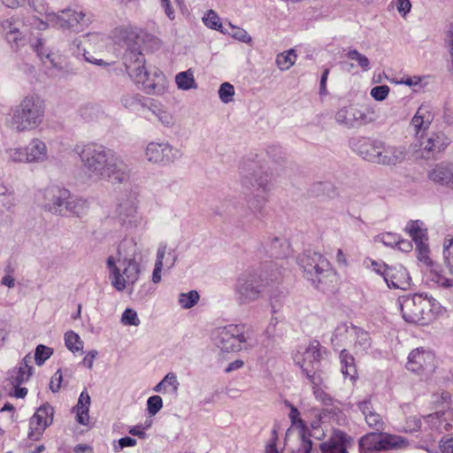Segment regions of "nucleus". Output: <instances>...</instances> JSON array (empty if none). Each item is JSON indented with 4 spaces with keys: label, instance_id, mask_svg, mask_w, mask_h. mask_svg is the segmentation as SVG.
Segmentation results:
<instances>
[{
    "label": "nucleus",
    "instance_id": "obj_1",
    "mask_svg": "<svg viewBox=\"0 0 453 453\" xmlns=\"http://www.w3.org/2000/svg\"><path fill=\"white\" fill-rule=\"evenodd\" d=\"M397 304L403 319L412 324L427 325L445 313V308L427 295L403 296Z\"/></svg>",
    "mask_w": 453,
    "mask_h": 453
},
{
    "label": "nucleus",
    "instance_id": "obj_2",
    "mask_svg": "<svg viewBox=\"0 0 453 453\" xmlns=\"http://www.w3.org/2000/svg\"><path fill=\"white\" fill-rule=\"evenodd\" d=\"M45 104L35 95L26 96L6 116L7 125L19 133L37 129L43 122Z\"/></svg>",
    "mask_w": 453,
    "mask_h": 453
},
{
    "label": "nucleus",
    "instance_id": "obj_3",
    "mask_svg": "<svg viewBox=\"0 0 453 453\" xmlns=\"http://www.w3.org/2000/svg\"><path fill=\"white\" fill-rule=\"evenodd\" d=\"M106 267L111 286L119 292L128 287H133L139 280L141 269L134 257H123L120 247L116 255H111L106 259Z\"/></svg>",
    "mask_w": 453,
    "mask_h": 453
},
{
    "label": "nucleus",
    "instance_id": "obj_4",
    "mask_svg": "<svg viewBox=\"0 0 453 453\" xmlns=\"http://www.w3.org/2000/svg\"><path fill=\"white\" fill-rule=\"evenodd\" d=\"M297 263L303 269L304 277L319 289L326 290L336 279L327 259L318 252H303L297 257Z\"/></svg>",
    "mask_w": 453,
    "mask_h": 453
},
{
    "label": "nucleus",
    "instance_id": "obj_5",
    "mask_svg": "<svg viewBox=\"0 0 453 453\" xmlns=\"http://www.w3.org/2000/svg\"><path fill=\"white\" fill-rule=\"evenodd\" d=\"M357 150L363 158L382 165H396L403 162L407 155L404 146L385 144L365 138L358 141Z\"/></svg>",
    "mask_w": 453,
    "mask_h": 453
},
{
    "label": "nucleus",
    "instance_id": "obj_6",
    "mask_svg": "<svg viewBox=\"0 0 453 453\" xmlns=\"http://www.w3.org/2000/svg\"><path fill=\"white\" fill-rule=\"evenodd\" d=\"M212 342L221 351L240 352L248 348V328L245 324H229L212 332Z\"/></svg>",
    "mask_w": 453,
    "mask_h": 453
},
{
    "label": "nucleus",
    "instance_id": "obj_7",
    "mask_svg": "<svg viewBox=\"0 0 453 453\" xmlns=\"http://www.w3.org/2000/svg\"><path fill=\"white\" fill-rule=\"evenodd\" d=\"M78 154L88 176L101 180L114 151L102 145L87 144L78 151Z\"/></svg>",
    "mask_w": 453,
    "mask_h": 453
},
{
    "label": "nucleus",
    "instance_id": "obj_8",
    "mask_svg": "<svg viewBox=\"0 0 453 453\" xmlns=\"http://www.w3.org/2000/svg\"><path fill=\"white\" fill-rule=\"evenodd\" d=\"M326 352V349L314 341L307 346H300L293 354V361L310 381L316 382L320 359Z\"/></svg>",
    "mask_w": 453,
    "mask_h": 453
},
{
    "label": "nucleus",
    "instance_id": "obj_9",
    "mask_svg": "<svg viewBox=\"0 0 453 453\" xmlns=\"http://www.w3.org/2000/svg\"><path fill=\"white\" fill-rule=\"evenodd\" d=\"M49 22L48 27L69 29L78 33L88 27L91 18L82 11L68 8L59 13L50 14Z\"/></svg>",
    "mask_w": 453,
    "mask_h": 453
},
{
    "label": "nucleus",
    "instance_id": "obj_10",
    "mask_svg": "<svg viewBox=\"0 0 453 453\" xmlns=\"http://www.w3.org/2000/svg\"><path fill=\"white\" fill-rule=\"evenodd\" d=\"M103 42V36L99 34H88L82 38L75 39L70 45V51L77 58H83L85 61L99 65L108 66L109 64L101 58L93 57L90 50L99 49Z\"/></svg>",
    "mask_w": 453,
    "mask_h": 453
},
{
    "label": "nucleus",
    "instance_id": "obj_11",
    "mask_svg": "<svg viewBox=\"0 0 453 453\" xmlns=\"http://www.w3.org/2000/svg\"><path fill=\"white\" fill-rule=\"evenodd\" d=\"M412 147L421 152L422 157H434L446 150L450 143L449 137L441 130L426 132L421 137L415 138Z\"/></svg>",
    "mask_w": 453,
    "mask_h": 453
},
{
    "label": "nucleus",
    "instance_id": "obj_12",
    "mask_svg": "<svg viewBox=\"0 0 453 453\" xmlns=\"http://www.w3.org/2000/svg\"><path fill=\"white\" fill-rule=\"evenodd\" d=\"M264 287L261 275L253 273L242 274L238 278L235 286L238 301L242 304L257 301L260 297Z\"/></svg>",
    "mask_w": 453,
    "mask_h": 453
},
{
    "label": "nucleus",
    "instance_id": "obj_13",
    "mask_svg": "<svg viewBox=\"0 0 453 453\" xmlns=\"http://www.w3.org/2000/svg\"><path fill=\"white\" fill-rule=\"evenodd\" d=\"M42 195V200L40 203L44 211L64 217L70 191L58 186H49Z\"/></svg>",
    "mask_w": 453,
    "mask_h": 453
},
{
    "label": "nucleus",
    "instance_id": "obj_14",
    "mask_svg": "<svg viewBox=\"0 0 453 453\" xmlns=\"http://www.w3.org/2000/svg\"><path fill=\"white\" fill-rule=\"evenodd\" d=\"M334 338L353 344L357 353L364 352L371 346L369 334L353 325L342 324L334 332Z\"/></svg>",
    "mask_w": 453,
    "mask_h": 453
},
{
    "label": "nucleus",
    "instance_id": "obj_15",
    "mask_svg": "<svg viewBox=\"0 0 453 453\" xmlns=\"http://www.w3.org/2000/svg\"><path fill=\"white\" fill-rule=\"evenodd\" d=\"M435 355L423 348L413 349L408 356L406 367L418 374H430L436 368Z\"/></svg>",
    "mask_w": 453,
    "mask_h": 453
},
{
    "label": "nucleus",
    "instance_id": "obj_16",
    "mask_svg": "<svg viewBox=\"0 0 453 453\" xmlns=\"http://www.w3.org/2000/svg\"><path fill=\"white\" fill-rule=\"evenodd\" d=\"M54 410L49 403L40 406L29 419L27 437L31 441H39L45 429L53 422Z\"/></svg>",
    "mask_w": 453,
    "mask_h": 453
},
{
    "label": "nucleus",
    "instance_id": "obj_17",
    "mask_svg": "<svg viewBox=\"0 0 453 453\" xmlns=\"http://www.w3.org/2000/svg\"><path fill=\"white\" fill-rule=\"evenodd\" d=\"M441 394H434L433 395V403L434 405L435 412L423 417L422 425L424 430L441 431L443 427L445 430H449L450 425L445 422L446 418H442V415H445L447 411L453 414V409L451 406H446V403H442Z\"/></svg>",
    "mask_w": 453,
    "mask_h": 453
},
{
    "label": "nucleus",
    "instance_id": "obj_18",
    "mask_svg": "<svg viewBox=\"0 0 453 453\" xmlns=\"http://www.w3.org/2000/svg\"><path fill=\"white\" fill-rule=\"evenodd\" d=\"M145 157L151 163L165 165L177 159L180 152L168 142H151L146 146Z\"/></svg>",
    "mask_w": 453,
    "mask_h": 453
},
{
    "label": "nucleus",
    "instance_id": "obj_19",
    "mask_svg": "<svg viewBox=\"0 0 453 453\" xmlns=\"http://www.w3.org/2000/svg\"><path fill=\"white\" fill-rule=\"evenodd\" d=\"M135 197L121 199L117 204L116 216L120 224L126 227H136L142 222V216L137 210Z\"/></svg>",
    "mask_w": 453,
    "mask_h": 453
},
{
    "label": "nucleus",
    "instance_id": "obj_20",
    "mask_svg": "<svg viewBox=\"0 0 453 453\" xmlns=\"http://www.w3.org/2000/svg\"><path fill=\"white\" fill-rule=\"evenodd\" d=\"M131 178V168L125 160L114 152L110 160L104 179L114 184H124Z\"/></svg>",
    "mask_w": 453,
    "mask_h": 453
},
{
    "label": "nucleus",
    "instance_id": "obj_21",
    "mask_svg": "<svg viewBox=\"0 0 453 453\" xmlns=\"http://www.w3.org/2000/svg\"><path fill=\"white\" fill-rule=\"evenodd\" d=\"M426 177L434 185L453 189V161L444 160L434 164L428 169Z\"/></svg>",
    "mask_w": 453,
    "mask_h": 453
},
{
    "label": "nucleus",
    "instance_id": "obj_22",
    "mask_svg": "<svg viewBox=\"0 0 453 453\" xmlns=\"http://www.w3.org/2000/svg\"><path fill=\"white\" fill-rule=\"evenodd\" d=\"M434 119L433 107L428 104H422L411 119L410 127L413 131L414 138L421 137L427 132Z\"/></svg>",
    "mask_w": 453,
    "mask_h": 453
},
{
    "label": "nucleus",
    "instance_id": "obj_23",
    "mask_svg": "<svg viewBox=\"0 0 453 453\" xmlns=\"http://www.w3.org/2000/svg\"><path fill=\"white\" fill-rule=\"evenodd\" d=\"M125 65L128 75L137 84L142 83L150 71V67L145 66V58L141 52H131L127 56Z\"/></svg>",
    "mask_w": 453,
    "mask_h": 453
},
{
    "label": "nucleus",
    "instance_id": "obj_24",
    "mask_svg": "<svg viewBox=\"0 0 453 453\" xmlns=\"http://www.w3.org/2000/svg\"><path fill=\"white\" fill-rule=\"evenodd\" d=\"M32 356L27 354L23 359L17 364L15 367L9 370L6 380L12 387H18L26 383L33 373Z\"/></svg>",
    "mask_w": 453,
    "mask_h": 453
},
{
    "label": "nucleus",
    "instance_id": "obj_25",
    "mask_svg": "<svg viewBox=\"0 0 453 453\" xmlns=\"http://www.w3.org/2000/svg\"><path fill=\"white\" fill-rule=\"evenodd\" d=\"M16 208L14 194L4 185H0V225L9 226L12 223Z\"/></svg>",
    "mask_w": 453,
    "mask_h": 453
},
{
    "label": "nucleus",
    "instance_id": "obj_26",
    "mask_svg": "<svg viewBox=\"0 0 453 453\" xmlns=\"http://www.w3.org/2000/svg\"><path fill=\"white\" fill-rule=\"evenodd\" d=\"M141 85L147 94L162 95L167 88V81L161 70L156 66H150L148 75Z\"/></svg>",
    "mask_w": 453,
    "mask_h": 453
},
{
    "label": "nucleus",
    "instance_id": "obj_27",
    "mask_svg": "<svg viewBox=\"0 0 453 453\" xmlns=\"http://www.w3.org/2000/svg\"><path fill=\"white\" fill-rule=\"evenodd\" d=\"M25 147L27 164H44L50 158L46 142L38 137L32 138Z\"/></svg>",
    "mask_w": 453,
    "mask_h": 453
},
{
    "label": "nucleus",
    "instance_id": "obj_28",
    "mask_svg": "<svg viewBox=\"0 0 453 453\" xmlns=\"http://www.w3.org/2000/svg\"><path fill=\"white\" fill-rule=\"evenodd\" d=\"M350 438L341 431H335L331 438L320 445L322 453H348Z\"/></svg>",
    "mask_w": 453,
    "mask_h": 453
},
{
    "label": "nucleus",
    "instance_id": "obj_29",
    "mask_svg": "<svg viewBox=\"0 0 453 453\" xmlns=\"http://www.w3.org/2000/svg\"><path fill=\"white\" fill-rule=\"evenodd\" d=\"M88 209L89 202L88 199L81 196H73L70 194L66 203L64 217L74 216L81 218L88 213Z\"/></svg>",
    "mask_w": 453,
    "mask_h": 453
},
{
    "label": "nucleus",
    "instance_id": "obj_30",
    "mask_svg": "<svg viewBox=\"0 0 453 453\" xmlns=\"http://www.w3.org/2000/svg\"><path fill=\"white\" fill-rule=\"evenodd\" d=\"M91 403L90 396L88 391L83 390L78 399L77 404L73 407V411L75 413L76 421L83 426H87L89 421V407Z\"/></svg>",
    "mask_w": 453,
    "mask_h": 453
},
{
    "label": "nucleus",
    "instance_id": "obj_31",
    "mask_svg": "<svg viewBox=\"0 0 453 453\" xmlns=\"http://www.w3.org/2000/svg\"><path fill=\"white\" fill-rule=\"evenodd\" d=\"M2 27L7 42L13 49H19L25 44V38L18 27L14 26L12 20L6 19L3 21Z\"/></svg>",
    "mask_w": 453,
    "mask_h": 453
},
{
    "label": "nucleus",
    "instance_id": "obj_32",
    "mask_svg": "<svg viewBox=\"0 0 453 453\" xmlns=\"http://www.w3.org/2000/svg\"><path fill=\"white\" fill-rule=\"evenodd\" d=\"M424 273L426 281L430 283L431 286L443 288H453V279H449L442 275L438 270L437 265L434 264L433 266H429L424 270Z\"/></svg>",
    "mask_w": 453,
    "mask_h": 453
},
{
    "label": "nucleus",
    "instance_id": "obj_33",
    "mask_svg": "<svg viewBox=\"0 0 453 453\" xmlns=\"http://www.w3.org/2000/svg\"><path fill=\"white\" fill-rule=\"evenodd\" d=\"M357 406L365 416V421L370 427L374 428L375 430H380L383 428V420L380 416L373 411L369 399L359 402Z\"/></svg>",
    "mask_w": 453,
    "mask_h": 453
},
{
    "label": "nucleus",
    "instance_id": "obj_34",
    "mask_svg": "<svg viewBox=\"0 0 453 453\" xmlns=\"http://www.w3.org/2000/svg\"><path fill=\"white\" fill-rule=\"evenodd\" d=\"M406 278L407 272L404 268L388 267L383 280L388 288H404L407 285Z\"/></svg>",
    "mask_w": 453,
    "mask_h": 453
},
{
    "label": "nucleus",
    "instance_id": "obj_35",
    "mask_svg": "<svg viewBox=\"0 0 453 453\" xmlns=\"http://www.w3.org/2000/svg\"><path fill=\"white\" fill-rule=\"evenodd\" d=\"M33 47L46 68L58 70L61 69L59 58L45 49L41 40H37L36 43L34 44Z\"/></svg>",
    "mask_w": 453,
    "mask_h": 453
},
{
    "label": "nucleus",
    "instance_id": "obj_36",
    "mask_svg": "<svg viewBox=\"0 0 453 453\" xmlns=\"http://www.w3.org/2000/svg\"><path fill=\"white\" fill-rule=\"evenodd\" d=\"M180 387L177 375L174 372H168L154 388L153 391L164 395H177Z\"/></svg>",
    "mask_w": 453,
    "mask_h": 453
},
{
    "label": "nucleus",
    "instance_id": "obj_37",
    "mask_svg": "<svg viewBox=\"0 0 453 453\" xmlns=\"http://www.w3.org/2000/svg\"><path fill=\"white\" fill-rule=\"evenodd\" d=\"M265 250L271 257L281 258L288 254L289 246L283 239L271 237L265 242Z\"/></svg>",
    "mask_w": 453,
    "mask_h": 453
},
{
    "label": "nucleus",
    "instance_id": "obj_38",
    "mask_svg": "<svg viewBox=\"0 0 453 453\" xmlns=\"http://www.w3.org/2000/svg\"><path fill=\"white\" fill-rule=\"evenodd\" d=\"M29 6L39 15L43 17L42 19H37L38 24H34L38 29L43 30L48 27L49 15L54 14V12H50L49 6L46 4L44 0H27Z\"/></svg>",
    "mask_w": 453,
    "mask_h": 453
},
{
    "label": "nucleus",
    "instance_id": "obj_39",
    "mask_svg": "<svg viewBox=\"0 0 453 453\" xmlns=\"http://www.w3.org/2000/svg\"><path fill=\"white\" fill-rule=\"evenodd\" d=\"M341 372L344 378H349L350 380H356L357 376L355 358L346 349L340 352Z\"/></svg>",
    "mask_w": 453,
    "mask_h": 453
},
{
    "label": "nucleus",
    "instance_id": "obj_40",
    "mask_svg": "<svg viewBox=\"0 0 453 453\" xmlns=\"http://www.w3.org/2000/svg\"><path fill=\"white\" fill-rule=\"evenodd\" d=\"M357 107L349 105L341 108L335 114L336 121L348 127H357Z\"/></svg>",
    "mask_w": 453,
    "mask_h": 453
},
{
    "label": "nucleus",
    "instance_id": "obj_41",
    "mask_svg": "<svg viewBox=\"0 0 453 453\" xmlns=\"http://www.w3.org/2000/svg\"><path fill=\"white\" fill-rule=\"evenodd\" d=\"M360 453H371L382 449L381 434L371 433L361 438Z\"/></svg>",
    "mask_w": 453,
    "mask_h": 453
},
{
    "label": "nucleus",
    "instance_id": "obj_42",
    "mask_svg": "<svg viewBox=\"0 0 453 453\" xmlns=\"http://www.w3.org/2000/svg\"><path fill=\"white\" fill-rule=\"evenodd\" d=\"M149 110L151 114L157 119L162 126L165 127H172L174 126L175 118L166 108L161 105L152 104Z\"/></svg>",
    "mask_w": 453,
    "mask_h": 453
},
{
    "label": "nucleus",
    "instance_id": "obj_43",
    "mask_svg": "<svg viewBox=\"0 0 453 453\" xmlns=\"http://www.w3.org/2000/svg\"><path fill=\"white\" fill-rule=\"evenodd\" d=\"M410 236L414 241L415 244L421 243L427 241L426 229L424 227V223L419 220L410 221L405 227Z\"/></svg>",
    "mask_w": 453,
    "mask_h": 453
},
{
    "label": "nucleus",
    "instance_id": "obj_44",
    "mask_svg": "<svg viewBox=\"0 0 453 453\" xmlns=\"http://www.w3.org/2000/svg\"><path fill=\"white\" fill-rule=\"evenodd\" d=\"M114 38L122 41L126 44H129L138 36V29L137 27H132L130 25H124L119 27H116L113 30Z\"/></svg>",
    "mask_w": 453,
    "mask_h": 453
},
{
    "label": "nucleus",
    "instance_id": "obj_45",
    "mask_svg": "<svg viewBox=\"0 0 453 453\" xmlns=\"http://www.w3.org/2000/svg\"><path fill=\"white\" fill-rule=\"evenodd\" d=\"M175 82L179 89L188 90L196 88V82L194 77V73L191 69L180 72L175 76Z\"/></svg>",
    "mask_w": 453,
    "mask_h": 453
},
{
    "label": "nucleus",
    "instance_id": "obj_46",
    "mask_svg": "<svg viewBox=\"0 0 453 453\" xmlns=\"http://www.w3.org/2000/svg\"><path fill=\"white\" fill-rule=\"evenodd\" d=\"M5 158L13 164H27L26 147L12 146L5 149Z\"/></svg>",
    "mask_w": 453,
    "mask_h": 453
},
{
    "label": "nucleus",
    "instance_id": "obj_47",
    "mask_svg": "<svg viewBox=\"0 0 453 453\" xmlns=\"http://www.w3.org/2000/svg\"><path fill=\"white\" fill-rule=\"evenodd\" d=\"M357 127L375 122L379 119V112L373 106H367L364 110L357 108Z\"/></svg>",
    "mask_w": 453,
    "mask_h": 453
},
{
    "label": "nucleus",
    "instance_id": "obj_48",
    "mask_svg": "<svg viewBox=\"0 0 453 453\" xmlns=\"http://www.w3.org/2000/svg\"><path fill=\"white\" fill-rule=\"evenodd\" d=\"M417 258L422 266L423 270H426L429 266H433L434 264L430 257V251L426 242L416 244Z\"/></svg>",
    "mask_w": 453,
    "mask_h": 453
},
{
    "label": "nucleus",
    "instance_id": "obj_49",
    "mask_svg": "<svg viewBox=\"0 0 453 453\" xmlns=\"http://www.w3.org/2000/svg\"><path fill=\"white\" fill-rule=\"evenodd\" d=\"M203 22L207 27L211 29L218 30L221 33H229V30L223 27L220 18L213 10L207 11V12L203 17Z\"/></svg>",
    "mask_w": 453,
    "mask_h": 453
},
{
    "label": "nucleus",
    "instance_id": "obj_50",
    "mask_svg": "<svg viewBox=\"0 0 453 453\" xmlns=\"http://www.w3.org/2000/svg\"><path fill=\"white\" fill-rule=\"evenodd\" d=\"M346 57L348 59L355 61L357 63V66L360 67L363 72H367L371 69L369 58L357 50H349L346 52Z\"/></svg>",
    "mask_w": 453,
    "mask_h": 453
},
{
    "label": "nucleus",
    "instance_id": "obj_51",
    "mask_svg": "<svg viewBox=\"0 0 453 453\" xmlns=\"http://www.w3.org/2000/svg\"><path fill=\"white\" fill-rule=\"evenodd\" d=\"M296 61V54L294 50H289L279 54L276 58V64L278 67L286 71L288 70L291 66L294 65Z\"/></svg>",
    "mask_w": 453,
    "mask_h": 453
},
{
    "label": "nucleus",
    "instance_id": "obj_52",
    "mask_svg": "<svg viewBox=\"0 0 453 453\" xmlns=\"http://www.w3.org/2000/svg\"><path fill=\"white\" fill-rule=\"evenodd\" d=\"M65 344L73 353L79 352L83 349V342L79 334L73 331H68L65 334Z\"/></svg>",
    "mask_w": 453,
    "mask_h": 453
},
{
    "label": "nucleus",
    "instance_id": "obj_53",
    "mask_svg": "<svg viewBox=\"0 0 453 453\" xmlns=\"http://www.w3.org/2000/svg\"><path fill=\"white\" fill-rule=\"evenodd\" d=\"M382 449H402L406 446V441L396 435L381 434Z\"/></svg>",
    "mask_w": 453,
    "mask_h": 453
},
{
    "label": "nucleus",
    "instance_id": "obj_54",
    "mask_svg": "<svg viewBox=\"0 0 453 453\" xmlns=\"http://www.w3.org/2000/svg\"><path fill=\"white\" fill-rule=\"evenodd\" d=\"M200 296L197 291L191 290L188 293H180L178 297V303L183 309L194 307L199 301Z\"/></svg>",
    "mask_w": 453,
    "mask_h": 453
},
{
    "label": "nucleus",
    "instance_id": "obj_55",
    "mask_svg": "<svg viewBox=\"0 0 453 453\" xmlns=\"http://www.w3.org/2000/svg\"><path fill=\"white\" fill-rule=\"evenodd\" d=\"M254 183L253 187L257 189H261L264 192H267L271 188V174L268 173L257 172L253 175Z\"/></svg>",
    "mask_w": 453,
    "mask_h": 453
},
{
    "label": "nucleus",
    "instance_id": "obj_56",
    "mask_svg": "<svg viewBox=\"0 0 453 453\" xmlns=\"http://www.w3.org/2000/svg\"><path fill=\"white\" fill-rule=\"evenodd\" d=\"M120 102L125 108L135 111L142 105V96L135 93H127L121 96Z\"/></svg>",
    "mask_w": 453,
    "mask_h": 453
},
{
    "label": "nucleus",
    "instance_id": "obj_57",
    "mask_svg": "<svg viewBox=\"0 0 453 453\" xmlns=\"http://www.w3.org/2000/svg\"><path fill=\"white\" fill-rule=\"evenodd\" d=\"M53 354V349L43 344H39L35 352V360L37 365H42Z\"/></svg>",
    "mask_w": 453,
    "mask_h": 453
},
{
    "label": "nucleus",
    "instance_id": "obj_58",
    "mask_svg": "<svg viewBox=\"0 0 453 453\" xmlns=\"http://www.w3.org/2000/svg\"><path fill=\"white\" fill-rule=\"evenodd\" d=\"M161 248H165L164 266L172 268L177 260V254L175 250L169 248L165 243H160L157 251H159Z\"/></svg>",
    "mask_w": 453,
    "mask_h": 453
},
{
    "label": "nucleus",
    "instance_id": "obj_59",
    "mask_svg": "<svg viewBox=\"0 0 453 453\" xmlns=\"http://www.w3.org/2000/svg\"><path fill=\"white\" fill-rule=\"evenodd\" d=\"M164 253L165 248H161L159 251H157V258L152 273V281L154 283H158L161 280V272L164 267Z\"/></svg>",
    "mask_w": 453,
    "mask_h": 453
},
{
    "label": "nucleus",
    "instance_id": "obj_60",
    "mask_svg": "<svg viewBox=\"0 0 453 453\" xmlns=\"http://www.w3.org/2000/svg\"><path fill=\"white\" fill-rule=\"evenodd\" d=\"M146 405L149 415L155 416L163 408L162 397L158 395L150 396Z\"/></svg>",
    "mask_w": 453,
    "mask_h": 453
},
{
    "label": "nucleus",
    "instance_id": "obj_61",
    "mask_svg": "<svg viewBox=\"0 0 453 453\" xmlns=\"http://www.w3.org/2000/svg\"><path fill=\"white\" fill-rule=\"evenodd\" d=\"M234 95V88L232 84L224 82L220 85L219 89V96L223 103L228 104L232 102Z\"/></svg>",
    "mask_w": 453,
    "mask_h": 453
},
{
    "label": "nucleus",
    "instance_id": "obj_62",
    "mask_svg": "<svg viewBox=\"0 0 453 453\" xmlns=\"http://www.w3.org/2000/svg\"><path fill=\"white\" fill-rule=\"evenodd\" d=\"M121 323L125 326H138L140 319L133 309H126L121 316Z\"/></svg>",
    "mask_w": 453,
    "mask_h": 453
},
{
    "label": "nucleus",
    "instance_id": "obj_63",
    "mask_svg": "<svg viewBox=\"0 0 453 453\" xmlns=\"http://www.w3.org/2000/svg\"><path fill=\"white\" fill-rule=\"evenodd\" d=\"M390 92V88L388 85H380L371 89L370 95L376 101L385 100Z\"/></svg>",
    "mask_w": 453,
    "mask_h": 453
},
{
    "label": "nucleus",
    "instance_id": "obj_64",
    "mask_svg": "<svg viewBox=\"0 0 453 453\" xmlns=\"http://www.w3.org/2000/svg\"><path fill=\"white\" fill-rule=\"evenodd\" d=\"M443 257L447 267L449 269L451 274H453V239L449 241V244H447V241H445Z\"/></svg>",
    "mask_w": 453,
    "mask_h": 453
}]
</instances>
